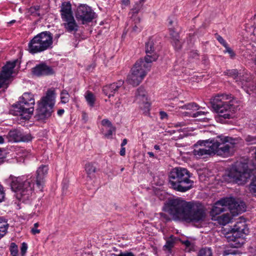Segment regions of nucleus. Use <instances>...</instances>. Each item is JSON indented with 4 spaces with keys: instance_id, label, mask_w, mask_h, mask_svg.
Listing matches in <instances>:
<instances>
[{
    "instance_id": "1",
    "label": "nucleus",
    "mask_w": 256,
    "mask_h": 256,
    "mask_svg": "<svg viewBox=\"0 0 256 256\" xmlns=\"http://www.w3.org/2000/svg\"><path fill=\"white\" fill-rule=\"evenodd\" d=\"M166 207L168 214L176 221L201 223L205 220L206 216L204 206L198 202L173 199L168 202Z\"/></svg>"
},
{
    "instance_id": "2",
    "label": "nucleus",
    "mask_w": 256,
    "mask_h": 256,
    "mask_svg": "<svg viewBox=\"0 0 256 256\" xmlns=\"http://www.w3.org/2000/svg\"><path fill=\"white\" fill-rule=\"evenodd\" d=\"M48 170L46 165H41L37 170L36 175L30 178L24 176H14L10 175L8 180L12 191L16 194V197L20 200H25L32 194L34 184L40 190H42L44 178Z\"/></svg>"
},
{
    "instance_id": "3",
    "label": "nucleus",
    "mask_w": 256,
    "mask_h": 256,
    "mask_svg": "<svg viewBox=\"0 0 256 256\" xmlns=\"http://www.w3.org/2000/svg\"><path fill=\"white\" fill-rule=\"evenodd\" d=\"M212 106L216 115V120L224 124L228 120L232 119L238 110L231 94H218L211 100Z\"/></svg>"
},
{
    "instance_id": "4",
    "label": "nucleus",
    "mask_w": 256,
    "mask_h": 256,
    "mask_svg": "<svg viewBox=\"0 0 256 256\" xmlns=\"http://www.w3.org/2000/svg\"><path fill=\"white\" fill-rule=\"evenodd\" d=\"M190 173L185 168H175L168 176V184L172 188L184 192L193 187L194 182L190 179Z\"/></svg>"
},
{
    "instance_id": "5",
    "label": "nucleus",
    "mask_w": 256,
    "mask_h": 256,
    "mask_svg": "<svg viewBox=\"0 0 256 256\" xmlns=\"http://www.w3.org/2000/svg\"><path fill=\"white\" fill-rule=\"evenodd\" d=\"M228 206L232 216L238 215L246 210L244 202L236 200L233 198H221L214 203L210 211V215L212 218H216L222 212L226 210Z\"/></svg>"
},
{
    "instance_id": "6",
    "label": "nucleus",
    "mask_w": 256,
    "mask_h": 256,
    "mask_svg": "<svg viewBox=\"0 0 256 256\" xmlns=\"http://www.w3.org/2000/svg\"><path fill=\"white\" fill-rule=\"evenodd\" d=\"M35 100L30 92H24L18 101L13 104L10 113L14 116H20L22 118L28 120L34 111Z\"/></svg>"
},
{
    "instance_id": "7",
    "label": "nucleus",
    "mask_w": 256,
    "mask_h": 256,
    "mask_svg": "<svg viewBox=\"0 0 256 256\" xmlns=\"http://www.w3.org/2000/svg\"><path fill=\"white\" fill-rule=\"evenodd\" d=\"M53 36L49 31L41 32L35 36L28 43V52L31 54L44 52L52 48Z\"/></svg>"
},
{
    "instance_id": "8",
    "label": "nucleus",
    "mask_w": 256,
    "mask_h": 256,
    "mask_svg": "<svg viewBox=\"0 0 256 256\" xmlns=\"http://www.w3.org/2000/svg\"><path fill=\"white\" fill-rule=\"evenodd\" d=\"M230 138L228 136H218L206 142L210 154L228 156L234 150V146L230 142Z\"/></svg>"
},
{
    "instance_id": "9",
    "label": "nucleus",
    "mask_w": 256,
    "mask_h": 256,
    "mask_svg": "<svg viewBox=\"0 0 256 256\" xmlns=\"http://www.w3.org/2000/svg\"><path fill=\"white\" fill-rule=\"evenodd\" d=\"M252 174V170L248 168L246 163L236 162L228 170L226 180L230 182L243 184L251 177Z\"/></svg>"
},
{
    "instance_id": "10",
    "label": "nucleus",
    "mask_w": 256,
    "mask_h": 256,
    "mask_svg": "<svg viewBox=\"0 0 256 256\" xmlns=\"http://www.w3.org/2000/svg\"><path fill=\"white\" fill-rule=\"evenodd\" d=\"M55 92L54 90H48L46 96L42 97L38 102L36 110V117L39 120H44L50 117L53 112L54 104Z\"/></svg>"
},
{
    "instance_id": "11",
    "label": "nucleus",
    "mask_w": 256,
    "mask_h": 256,
    "mask_svg": "<svg viewBox=\"0 0 256 256\" xmlns=\"http://www.w3.org/2000/svg\"><path fill=\"white\" fill-rule=\"evenodd\" d=\"M152 64L143 58L138 60L131 70V74L127 78L126 82L135 86L143 80L148 72L150 70Z\"/></svg>"
},
{
    "instance_id": "12",
    "label": "nucleus",
    "mask_w": 256,
    "mask_h": 256,
    "mask_svg": "<svg viewBox=\"0 0 256 256\" xmlns=\"http://www.w3.org/2000/svg\"><path fill=\"white\" fill-rule=\"evenodd\" d=\"M76 18L83 24L91 22L94 18L95 12L92 8L86 4L79 5L76 12Z\"/></svg>"
},
{
    "instance_id": "13",
    "label": "nucleus",
    "mask_w": 256,
    "mask_h": 256,
    "mask_svg": "<svg viewBox=\"0 0 256 256\" xmlns=\"http://www.w3.org/2000/svg\"><path fill=\"white\" fill-rule=\"evenodd\" d=\"M249 232V230L246 224L244 218H240L234 226L232 230V239L234 241H236L238 238L244 237V235H246Z\"/></svg>"
},
{
    "instance_id": "14",
    "label": "nucleus",
    "mask_w": 256,
    "mask_h": 256,
    "mask_svg": "<svg viewBox=\"0 0 256 256\" xmlns=\"http://www.w3.org/2000/svg\"><path fill=\"white\" fill-rule=\"evenodd\" d=\"M32 72L33 75L38 77L50 76L54 73L52 68L44 62L36 64Z\"/></svg>"
},
{
    "instance_id": "15",
    "label": "nucleus",
    "mask_w": 256,
    "mask_h": 256,
    "mask_svg": "<svg viewBox=\"0 0 256 256\" xmlns=\"http://www.w3.org/2000/svg\"><path fill=\"white\" fill-rule=\"evenodd\" d=\"M146 56L143 59L150 64L158 58V55L155 50L154 42L152 38H150L146 43Z\"/></svg>"
},
{
    "instance_id": "16",
    "label": "nucleus",
    "mask_w": 256,
    "mask_h": 256,
    "mask_svg": "<svg viewBox=\"0 0 256 256\" xmlns=\"http://www.w3.org/2000/svg\"><path fill=\"white\" fill-rule=\"evenodd\" d=\"M124 82L118 80L116 82L106 85L103 87L102 91L106 96L108 98L113 96L118 88L122 86Z\"/></svg>"
},
{
    "instance_id": "17",
    "label": "nucleus",
    "mask_w": 256,
    "mask_h": 256,
    "mask_svg": "<svg viewBox=\"0 0 256 256\" xmlns=\"http://www.w3.org/2000/svg\"><path fill=\"white\" fill-rule=\"evenodd\" d=\"M63 26L66 30L68 32H76L78 30V26L74 18V16L62 20Z\"/></svg>"
},
{
    "instance_id": "18",
    "label": "nucleus",
    "mask_w": 256,
    "mask_h": 256,
    "mask_svg": "<svg viewBox=\"0 0 256 256\" xmlns=\"http://www.w3.org/2000/svg\"><path fill=\"white\" fill-rule=\"evenodd\" d=\"M17 62L18 60L8 62L6 64L3 66L1 74L5 78L8 80L11 77L13 72V70L15 68Z\"/></svg>"
},
{
    "instance_id": "19",
    "label": "nucleus",
    "mask_w": 256,
    "mask_h": 256,
    "mask_svg": "<svg viewBox=\"0 0 256 256\" xmlns=\"http://www.w3.org/2000/svg\"><path fill=\"white\" fill-rule=\"evenodd\" d=\"M60 12L62 20L74 16L72 9V5L70 2H62L60 6Z\"/></svg>"
},
{
    "instance_id": "20",
    "label": "nucleus",
    "mask_w": 256,
    "mask_h": 256,
    "mask_svg": "<svg viewBox=\"0 0 256 256\" xmlns=\"http://www.w3.org/2000/svg\"><path fill=\"white\" fill-rule=\"evenodd\" d=\"M84 168L88 178L90 180L95 178V173L97 171V168L95 162H88L86 163Z\"/></svg>"
},
{
    "instance_id": "21",
    "label": "nucleus",
    "mask_w": 256,
    "mask_h": 256,
    "mask_svg": "<svg viewBox=\"0 0 256 256\" xmlns=\"http://www.w3.org/2000/svg\"><path fill=\"white\" fill-rule=\"evenodd\" d=\"M102 126V128H109V132L106 134L107 138L112 139V134H115L116 128L114 126L112 122L108 119H104L101 122Z\"/></svg>"
},
{
    "instance_id": "22",
    "label": "nucleus",
    "mask_w": 256,
    "mask_h": 256,
    "mask_svg": "<svg viewBox=\"0 0 256 256\" xmlns=\"http://www.w3.org/2000/svg\"><path fill=\"white\" fill-rule=\"evenodd\" d=\"M232 219V215L228 213L224 214L216 218H212V220L217 221L222 226H225L228 224L230 222Z\"/></svg>"
},
{
    "instance_id": "23",
    "label": "nucleus",
    "mask_w": 256,
    "mask_h": 256,
    "mask_svg": "<svg viewBox=\"0 0 256 256\" xmlns=\"http://www.w3.org/2000/svg\"><path fill=\"white\" fill-rule=\"evenodd\" d=\"M8 226L7 220L4 217L0 216V239L6 234Z\"/></svg>"
},
{
    "instance_id": "24",
    "label": "nucleus",
    "mask_w": 256,
    "mask_h": 256,
    "mask_svg": "<svg viewBox=\"0 0 256 256\" xmlns=\"http://www.w3.org/2000/svg\"><path fill=\"white\" fill-rule=\"evenodd\" d=\"M8 136L10 140L14 142H20L22 140V131L18 130H10L8 132Z\"/></svg>"
},
{
    "instance_id": "25",
    "label": "nucleus",
    "mask_w": 256,
    "mask_h": 256,
    "mask_svg": "<svg viewBox=\"0 0 256 256\" xmlns=\"http://www.w3.org/2000/svg\"><path fill=\"white\" fill-rule=\"evenodd\" d=\"M194 154L197 158H200L202 156L211 155L207 146L204 148L194 149L193 151Z\"/></svg>"
},
{
    "instance_id": "26",
    "label": "nucleus",
    "mask_w": 256,
    "mask_h": 256,
    "mask_svg": "<svg viewBox=\"0 0 256 256\" xmlns=\"http://www.w3.org/2000/svg\"><path fill=\"white\" fill-rule=\"evenodd\" d=\"M140 17H136L134 20H130V22L132 24V32H138L142 30V26L140 25Z\"/></svg>"
},
{
    "instance_id": "27",
    "label": "nucleus",
    "mask_w": 256,
    "mask_h": 256,
    "mask_svg": "<svg viewBox=\"0 0 256 256\" xmlns=\"http://www.w3.org/2000/svg\"><path fill=\"white\" fill-rule=\"evenodd\" d=\"M136 100L138 102L140 100H147V98L146 96V91L143 87H140L138 88L136 94Z\"/></svg>"
},
{
    "instance_id": "28",
    "label": "nucleus",
    "mask_w": 256,
    "mask_h": 256,
    "mask_svg": "<svg viewBox=\"0 0 256 256\" xmlns=\"http://www.w3.org/2000/svg\"><path fill=\"white\" fill-rule=\"evenodd\" d=\"M142 8V6L140 4L136 3L134 7L131 10L130 14H132V17L130 20H134L136 17H138L137 14Z\"/></svg>"
},
{
    "instance_id": "29",
    "label": "nucleus",
    "mask_w": 256,
    "mask_h": 256,
    "mask_svg": "<svg viewBox=\"0 0 256 256\" xmlns=\"http://www.w3.org/2000/svg\"><path fill=\"white\" fill-rule=\"evenodd\" d=\"M85 98L88 105L91 107H93L96 98L92 93L90 92H87L85 96Z\"/></svg>"
},
{
    "instance_id": "30",
    "label": "nucleus",
    "mask_w": 256,
    "mask_h": 256,
    "mask_svg": "<svg viewBox=\"0 0 256 256\" xmlns=\"http://www.w3.org/2000/svg\"><path fill=\"white\" fill-rule=\"evenodd\" d=\"M60 100L62 103L66 104L70 100V94L66 90H63L60 92Z\"/></svg>"
},
{
    "instance_id": "31",
    "label": "nucleus",
    "mask_w": 256,
    "mask_h": 256,
    "mask_svg": "<svg viewBox=\"0 0 256 256\" xmlns=\"http://www.w3.org/2000/svg\"><path fill=\"white\" fill-rule=\"evenodd\" d=\"M198 256H213L212 250L210 248H204L200 250Z\"/></svg>"
},
{
    "instance_id": "32",
    "label": "nucleus",
    "mask_w": 256,
    "mask_h": 256,
    "mask_svg": "<svg viewBox=\"0 0 256 256\" xmlns=\"http://www.w3.org/2000/svg\"><path fill=\"white\" fill-rule=\"evenodd\" d=\"M140 108L144 110V112H148L150 110V104L146 100L138 101Z\"/></svg>"
},
{
    "instance_id": "33",
    "label": "nucleus",
    "mask_w": 256,
    "mask_h": 256,
    "mask_svg": "<svg viewBox=\"0 0 256 256\" xmlns=\"http://www.w3.org/2000/svg\"><path fill=\"white\" fill-rule=\"evenodd\" d=\"M40 6L36 5V6H31L29 8L28 11L32 15L39 16H40Z\"/></svg>"
},
{
    "instance_id": "34",
    "label": "nucleus",
    "mask_w": 256,
    "mask_h": 256,
    "mask_svg": "<svg viewBox=\"0 0 256 256\" xmlns=\"http://www.w3.org/2000/svg\"><path fill=\"white\" fill-rule=\"evenodd\" d=\"M225 73L228 76L232 77L236 82L238 81V72L237 70H228Z\"/></svg>"
},
{
    "instance_id": "35",
    "label": "nucleus",
    "mask_w": 256,
    "mask_h": 256,
    "mask_svg": "<svg viewBox=\"0 0 256 256\" xmlns=\"http://www.w3.org/2000/svg\"><path fill=\"white\" fill-rule=\"evenodd\" d=\"M174 241L172 240H168L164 246V250H167L169 252H171L172 248L174 246Z\"/></svg>"
},
{
    "instance_id": "36",
    "label": "nucleus",
    "mask_w": 256,
    "mask_h": 256,
    "mask_svg": "<svg viewBox=\"0 0 256 256\" xmlns=\"http://www.w3.org/2000/svg\"><path fill=\"white\" fill-rule=\"evenodd\" d=\"M10 252L12 256H18V248L14 242L10 244Z\"/></svg>"
},
{
    "instance_id": "37",
    "label": "nucleus",
    "mask_w": 256,
    "mask_h": 256,
    "mask_svg": "<svg viewBox=\"0 0 256 256\" xmlns=\"http://www.w3.org/2000/svg\"><path fill=\"white\" fill-rule=\"evenodd\" d=\"M21 139L20 142H28L32 140V137L30 134L24 133L22 132Z\"/></svg>"
},
{
    "instance_id": "38",
    "label": "nucleus",
    "mask_w": 256,
    "mask_h": 256,
    "mask_svg": "<svg viewBox=\"0 0 256 256\" xmlns=\"http://www.w3.org/2000/svg\"><path fill=\"white\" fill-rule=\"evenodd\" d=\"M172 43L176 50H178L181 48V43L178 38H174Z\"/></svg>"
},
{
    "instance_id": "39",
    "label": "nucleus",
    "mask_w": 256,
    "mask_h": 256,
    "mask_svg": "<svg viewBox=\"0 0 256 256\" xmlns=\"http://www.w3.org/2000/svg\"><path fill=\"white\" fill-rule=\"evenodd\" d=\"M28 244L24 242L22 244V246L20 248V254L22 256H25L27 250H28Z\"/></svg>"
},
{
    "instance_id": "40",
    "label": "nucleus",
    "mask_w": 256,
    "mask_h": 256,
    "mask_svg": "<svg viewBox=\"0 0 256 256\" xmlns=\"http://www.w3.org/2000/svg\"><path fill=\"white\" fill-rule=\"evenodd\" d=\"M246 141L248 142L250 144H256V138L248 136L246 138Z\"/></svg>"
},
{
    "instance_id": "41",
    "label": "nucleus",
    "mask_w": 256,
    "mask_h": 256,
    "mask_svg": "<svg viewBox=\"0 0 256 256\" xmlns=\"http://www.w3.org/2000/svg\"><path fill=\"white\" fill-rule=\"evenodd\" d=\"M0 202H1L4 200L5 193L4 190V188L1 184L0 185Z\"/></svg>"
},
{
    "instance_id": "42",
    "label": "nucleus",
    "mask_w": 256,
    "mask_h": 256,
    "mask_svg": "<svg viewBox=\"0 0 256 256\" xmlns=\"http://www.w3.org/2000/svg\"><path fill=\"white\" fill-rule=\"evenodd\" d=\"M216 39L223 46H226L228 45L227 42L221 36L218 35Z\"/></svg>"
},
{
    "instance_id": "43",
    "label": "nucleus",
    "mask_w": 256,
    "mask_h": 256,
    "mask_svg": "<svg viewBox=\"0 0 256 256\" xmlns=\"http://www.w3.org/2000/svg\"><path fill=\"white\" fill-rule=\"evenodd\" d=\"M186 107L187 109L195 110L198 109V106L195 103H191L186 105Z\"/></svg>"
},
{
    "instance_id": "44",
    "label": "nucleus",
    "mask_w": 256,
    "mask_h": 256,
    "mask_svg": "<svg viewBox=\"0 0 256 256\" xmlns=\"http://www.w3.org/2000/svg\"><path fill=\"white\" fill-rule=\"evenodd\" d=\"M224 47L226 49V52L230 54V57L232 58L235 56L234 52L231 48L228 46V45H226V46Z\"/></svg>"
},
{
    "instance_id": "45",
    "label": "nucleus",
    "mask_w": 256,
    "mask_h": 256,
    "mask_svg": "<svg viewBox=\"0 0 256 256\" xmlns=\"http://www.w3.org/2000/svg\"><path fill=\"white\" fill-rule=\"evenodd\" d=\"M30 232L32 234L35 235L40 233V230L38 229V228L33 226L31 228Z\"/></svg>"
},
{
    "instance_id": "46",
    "label": "nucleus",
    "mask_w": 256,
    "mask_h": 256,
    "mask_svg": "<svg viewBox=\"0 0 256 256\" xmlns=\"http://www.w3.org/2000/svg\"><path fill=\"white\" fill-rule=\"evenodd\" d=\"M8 80V79L5 78L3 76L2 74L0 76V88L2 87L4 82Z\"/></svg>"
},
{
    "instance_id": "47",
    "label": "nucleus",
    "mask_w": 256,
    "mask_h": 256,
    "mask_svg": "<svg viewBox=\"0 0 256 256\" xmlns=\"http://www.w3.org/2000/svg\"><path fill=\"white\" fill-rule=\"evenodd\" d=\"M100 130L104 136L107 138L106 135L109 132V128H102Z\"/></svg>"
},
{
    "instance_id": "48",
    "label": "nucleus",
    "mask_w": 256,
    "mask_h": 256,
    "mask_svg": "<svg viewBox=\"0 0 256 256\" xmlns=\"http://www.w3.org/2000/svg\"><path fill=\"white\" fill-rule=\"evenodd\" d=\"M116 256H135L132 252H127L121 253Z\"/></svg>"
},
{
    "instance_id": "49",
    "label": "nucleus",
    "mask_w": 256,
    "mask_h": 256,
    "mask_svg": "<svg viewBox=\"0 0 256 256\" xmlns=\"http://www.w3.org/2000/svg\"><path fill=\"white\" fill-rule=\"evenodd\" d=\"M4 161V157L2 154V151L0 148V165L2 164Z\"/></svg>"
},
{
    "instance_id": "50",
    "label": "nucleus",
    "mask_w": 256,
    "mask_h": 256,
    "mask_svg": "<svg viewBox=\"0 0 256 256\" xmlns=\"http://www.w3.org/2000/svg\"><path fill=\"white\" fill-rule=\"evenodd\" d=\"M160 118L162 119H164L165 118H167V117H168L167 114L166 112H163V111L160 112Z\"/></svg>"
},
{
    "instance_id": "51",
    "label": "nucleus",
    "mask_w": 256,
    "mask_h": 256,
    "mask_svg": "<svg viewBox=\"0 0 256 256\" xmlns=\"http://www.w3.org/2000/svg\"><path fill=\"white\" fill-rule=\"evenodd\" d=\"M120 154L121 156H124L126 154V148L124 146L121 147L120 150Z\"/></svg>"
},
{
    "instance_id": "52",
    "label": "nucleus",
    "mask_w": 256,
    "mask_h": 256,
    "mask_svg": "<svg viewBox=\"0 0 256 256\" xmlns=\"http://www.w3.org/2000/svg\"><path fill=\"white\" fill-rule=\"evenodd\" d=\"M206 114V112H204L199 111V112H197L196 113H194V117H196V116H200L202 114Z\"/></svg>"
},
{
    "instance_id": "53",
    "label": "nucleus",
    "mask_w": 256,
    "mask_h": 256,
    "mask_svg": "<svg viewBox=\"0 0 256 256\" xmlns=\"http://www.w3.org/2000/svg\"><path fill=\"white\" fill-rule=\"evenodd\" d=\"M182 243L186 246L189 247L191 246V242L188 240H184L182 242Z\"/></svg>"
},
{
    "instance_id": "54",
    "label": "nucleus",
    "mask_w": 256,
    "mask_h": 256,
    "mask_svg": "<svg viewBox=\"0 0 256 256\" xmlns=\"http://www.w3.org/2000/svg\"><path fill=\"white\" fill-rule=\"evenodd\" d=\"M128 140L126 138H124L120 144L121 147H123L127 144Z\"/></svg>"
},
{
    "instance_id": "55",
    "label": "nucleus",
    "mask_w": 256,
    "mask_h": 256,
    "mask_svg": "<svg viewBox=\"0 0 256 256\" xmlns=\"http://www.w3.org/2000/svg\"><path fill=\"white\" fill-rule=\"evenodd\" d=\"M122 4L128 6L130 4V0H122Z\"/></svg>"
},
{
    "instance_id": "56",
    "label": "nucleus",
    "mask_w": 256,
    "mask_h": 256,
    "mask_svg": "<svg viewBox=\"0 0 256 256\" xmlns=\"http://www.w3.org/2000/svg\"><path fill=\"white\" fill-rule=\"evenodd\" d=\"M64 110L63 109H60V110H58V114L60 116H61L62 115L64 114Z\"/></svg>"
},
{
    "instance_id": "57",
    "label": "nucleus",
    "mask_w": 256,
    "mask_h": 256,
    "mask_svg": "<svg viewBox=\"0 0 256 256\" xmlns=\"http://www.w3.org/2000/svg\"><path fill=\"white\" fill-rule=\"evenodd\" d=\"M147 154L149 156L150 158H156V157L154 156V154L152 152H148Z\"/></svg>"
},
{
    "instance_id": "58",
    "label": "nucleus",
    "mask_w": 256,
    "mask_h": 256,
    "mask_svg": "<svg viewBox=\"0 0 256 256\" xmlns=\"http://www.w3.org/2000/svg\"><path fill=\"white\" fill-rule=\"evenodd\" d=\"M4 138L2 136H0V144H2L4 143Z\"/></svg>"
},
{
    "instance_id": "59",
    "label": "nucleus",
    "mask_w": 256,
    "mask_h": 256,
    "mask_svg": "<svg viewBox=\"0 0 256 256\" xmlns=\"http://www.w3.org/2000/svg\"><path fill=\"white\" fill-rule=\"evenodd\" d=\"M146 0H138V4H140L142 6L143 4L146 2Z\"/></svg>"
},
{
    "instance_id": "60",
    "label": "nucleus",
    "mask_w": 256,
    "mask_h": 256,
    "mask_svg": "<svg viewBox=\"0 0 256 256\" xmlns=\"http://www.w3.org/2000/svg\"><path fill=\"white\" fill-rule=\"evenodd\" d=\"M154 148L156 150H160V146L158 145H154Z\"/></svg>"
},
{
    "instance_id": "61",
    "label": "nucleus",
    "mask_w": 256,
    "mask_h": 256,
    "mask_svg": "<svg viewBox=\"0 0 256 256\" xmlns=\"http://www.w3.org/2000/svg\"><path fill=\"white\" fill-rule=\"evenodd\" d=\"M184 126V122H178V124H176V126Z\"/></svg>"
},
{
    "instance_id": "62",
    "label": "nucleus",
    "mask_w": 256,
    "mask_h": 256,
    "mask_svg": "<svg viewBox=\"0 0 256 256\" xmlns=\"http://www.w3.org/2000/svg\"><path fill=\"white\" fill-rule=\"evenodd\" d=\"M60 34H56L54 36V38L58 40L60 37Z\"/></svg>"
},
{
    "instance_id": "63",
    "label": "nucleus",
    "mask_w": 256,
    "mask_h": 256,
    "mask_svg": "<svg viewBox=\"0 0 256 256\" xmlns=\"http://www.w3.org/2000/svg\"><path fill=\"white\" fill-rule=\"evenodd\" d=\"M39 226V224L38 222H36L34 224V227L38 228Z\"/></svg>"
},
{
    "instance_id": "64",
    "label": "nucleus",
    "mask_w": 256,
    "mask_h": 256,
    "mask_svg": "<svg viewBox=\"0 0 256 256\" xmlns=\"http://www.w3.org/2000/svg\"><path fill=\"white\" fill-rule=\"evenodd\" d=\"M15 22H16V20H12L10 21V22H8V24H12Z\"/></svg>"
}]
</instances>
